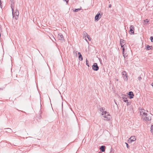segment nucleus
Here are the masks:
<instances>
[{
	"label": "nucleus",
	"instance_id": "obj_38",
	"mask_svg": "<svg viewBox=\"0 0 153 153\" xmlns=\"http://www.w3.org/2000/svg\"><path fill=\"white\" fill-rule=\"evenodd\" d=\"M54 39L56 41V39L54 38Z\"/></svg>",
	"mask_w": 153,
	"mask_h": 153
},
{
	"label": "nucleus",
	"instance_id": "obj_29",
	"mask_svg": "<svg viewBox=\"0 0 153 153\" xmlns=\"http://www.w3.org/2000/svg\"><path fill=\"white\" fill-rule=\"evenodd\" d=\"M122 50L123 51V54H124V51L125 50L124 48H122Z\"/></svg>",
	"mask_w": 153,
	"mask_h": 153
},
{
	"label": "nucleus",
	"instance_id": "obj_35",
	"mask_svg": "<svg viewBox=\"0 0 153 153\" xmlns=\"http://www.w3.org/2000/svg\"><path fill=\"white\" fill-rule=\"evenodd\" d=\"M0 6H1V8H2L1 0H0Z\"/></svg>",
	"mask_w": 153,
	"mask_h": 153
},
{
	"label": "nucleus",
	"instance_id": "obj_13",
	"mask_svg": "<svg viewBox=\"0 0 153 153\" xmlns=\"http://www.w3.org/2000/svg\"><path fill=\"white\" fill-rule=\"evenodd\" d=\"M78 54L79 55V60L82 61L83 59V58L82 54L80 52L78 53Z\"/></svg>",
	"mask_w": 153,
	"mask_h": 153
},
{
	"label": "nucleus",
	"instance_id": "obj_30",
	"mask_svg": "<svg viewBox=\"0 0 153 153\" xmlns=\"http://www.w3.org/2000/svg\"><path fill=\"white\" fill-rule=\"evenodd\" d=\"M142 79V78L141 76H139L138 78V79L139 80H140Z\"/></svg>",
	"mask_w": 153,
	"mask_h": 153
},
{
	"label": "nucleus",
	"instance_id": "obj_16",
	"mask_svg": "<svg viewBox=\"0 0 153 153\" xmlns=\"http://www.w3.org/2000/svg\"><path fill=\"white\" fill-rule=\"evenodd\" d=\"M83 35L85 36V37H86L87 36H88V34L85 31H84L83 32Z\"/></svg>",
	"mask_w": 153,
	"mask_h": 153
},
{
	"label": "nucleus",
	"instance_id": "obj_20",
	"mask_svg": "<svg viewBox=\"0 0 153 153\" xmlns=\"http://www.w3.org/2000/svg\"><path fill=\"white\" fill-rule=\"evenodd\" d=\"M86 65H87L88 67H89L90 65H89V62L87 60V59L86 60Z\"/></svg>",
	"mask_w": 153,
	"mask_h": 153
},
{
	"label": "nucleus",
	"instance_id": "obj_3",
	"mask_svg": "<svg viewBox=\"0 0 153 153\" xmlns=\"http://www.w3.org/2000/svg\"><path fill=\"white\" fill-rule=\"evenodd\" d=\"M143 114L144 116H145V117L144 118V120L145 121H149L151 120V117H150L149 116L148 117V114L147 113L144 112L143 113Z\"/></svg>",
	"mask_w": 153,
	"mask_h": 153
},
{
	"label": "nucleus",
	"instance_id": "obj_21",
	"mask_svg": "<svg viewBox=\"0 0 153 153\" xmlns=\"http://www.w3.org/2000/svg\"><path fill=\"white\" fill-rule=\"evenodd\" d=\"M81 10V9L78 8L75 9V10H74V11L75 12H78V11L80 10Z\"/></svg>",
	"mask_w": 153,
	"mask_h": 153
},
{
	"label": "nucleus",
	"instance_id": "obj_19",
	"mask_svg": "<svg viewBox=\"0 0 153 153\" xmlns=\"http://www.w3.org/2000/svg\"><path fill=\"white\" fill-rule=\"evenodd\" d=\"M104 109L102 108H100V110L102 112H103V113L105 112Z\"/></svg>",
	"mask_w": 153,
	"mask_h": 153
},
{
	"label": "nucleus",
	"instance_id": "obj_12",
	"mask_svg": "<svg viewBox=\"0 0 153 153\" xmlns=\"http://www.w3.org/2000/svg\"><path fill=\"white\" fill-rule=\"evenodd\" d=\"M122 74L123 76H124L126 77L125 79V80H128V78L126 72L125 71H123L122 72Z\"/></svg>",
	"mask_w": 153,
	"mask_h": 153
},
{
	"label": "nucleus",
	"instance_id": "obj_1",
	"mask_svg": "<svg viewBox=\"0 0 153 153\" xmlns=\"http://www.w3.org/2000/svg\"><path fill=\"white\" fill-rule=\"evenodd\" d=\"M14 5H12V6H11V8L12 9V15L13 16V18L14 17L15 19H17L18 18V16L19 15V12H15L14 13Z\"/></svg>",
	"mask_w": 153,
	"mask_h": 153
},
{
	"label": "nucleus",
	"instance_id": "obj_2",
	"mask_svg": "<svg viewBox=\"0 0 153 153\" xmlns=\"http://www.w3.org/2000/svg\"><path fill=\"white\" fill-rule=\"evenodd\" d=\"M102 115H103V117L105 118L104 119V120H109L111 118V116L109 115L108 112H107L106 111H105L103 113V112H102Z\"/></svg>",
	"mask_w": 153,
	"mask_h": 153
},
{
	"label": "nucleus",
	"instance_id": "obj_6",
	"mask_svg": "<svg viewBox=\"0 0 153 153\" xmlns=\"http://www.w3.org/2000/svg\"><path fill=\"white\" fill-rule=\"evenodd\" d=\"M136 139V138L134 136H132L129 138V140H128V142L129 143H132Z\"/></svg>",
	"mask_w": 153,
	"mask_h": 153
},
{
	"label": "nucleus",
	"instance_id": "obj_39",
	"mask_svg": "<svg viewBox=\"0 0 153 153\" xmlns=\"http://www.w3.org/2000/svg\"><path fill=\"white\" fill-rule=\"evenodd\" d=\"M53 42L54 43H55L54 42V41H53Z\"/></svg>",
	"mask_w": 153,
	"mask_h": 153
},
{
	"label": "nucleus",
	"instance_id": "obj_40",
	"mask_svg": "<svg viewBox=\"0 0 153 153\" xmlns=\"http://www.w3.org/2000/svg\"><path fill=\"white\" fill-rule=\"evenodd\" d=\"M85 40H86V41H87V39H85Z\"/></svg>",
	"mask_w": 153,
	"mask_h": 153
},
{
	"label": "nucleus",
	"instance_id": "obj_33",
	"mask_svg": "<svg viewBox=\"0 0 153 153\" xmlns=\"http://www.w3.org/2000/svg\"><path fill=\"white\" fill-rule=\"evenodd\" d=\"M15 12H19V11L17 9H16L15 10Z\"/></svg>",
	"mask_w": 153,
	"mask_h": 153
},
{
	"label": "nucleus",
	"instance_id": "obj_17",
	"mask_svg": "<svg viewBox=\"0 0 153 153\" xmlns=\"http://www.w3.org/2000/svg\"><path fill=\"white\" fill-rule=\"evenodd\" d=\"M152 46H149V45H147V48H146V49L147 50H149L151 49V48H152Z\"/></svg>",
	"mask_w": 153,
	"mask_h": 153
},
{
	"label": "nucleus",
	"instance_id": "obj_28",
	"mask_svg": "<svg viewBox=\"0 0 153 153\" xmlns=\"http://www.w3.org/2000/svg\"><path fill=\"white\" fill-rule=\"evenodd\" d=\"M123 54V56L125 58L127 56L126 54H124H124Z\"/></svg>",
	"mask_w": 153,
	"mask_h": 153
},
{
	"label": "nucleus",
	"instance_id": "obj_9",
	"mask_svg": "<svg viewBox=\"0 0 153 153\" xmlns=\"http://www.w3.org/2000/svg\"><path fill=\"white\" fill-rule=\"evenodd\" d=\"M122 97L123 98V100L124 102H128L127 96L125 94L123 95L122 96Z\"/></svg>",
	"mask_w": 153,
	"mask_h": 153
},
{
	"label": "nucleus",
	"instance_id": "obj_14",
	"mask_svg": "<svg viewBox=\"0 0 153 153\" xmlns=\"http://www.w3.org/2000/svg\"><path fill=\"white\" fill-rule=\"evenodd\" d=\"M105 146H102L100 147V149L101 150V151L104 152L105 151Z\"/></svg>",
	"mask_w": 153,
	"mask_h": 153
},
{
	"label": "nucleus",
	"instance_id": "obj_18",
	"mask_svg": "<svg viewBox=\"0 0 153 153\" xmlns=\"http://www.w3.org/2000/svg\"><path fill=\"white\" fill-rule=\"evenodd\" d=\"M124 40L122 39H121L120 40V44H123L124 45H125V43L124 42Z\"/></svg>",
	"mask_w": 153,
	"mask_h": 153
},
{
	"label": "nucleus",
	"instance_id": "obj_22",
	"mask_svg": "<svg viewBox=\"0 0 153 153\" xmlns=\"http://www.w3.org/2000/svg\"><path fill=\"white\" fill-rule=\"evenodd\" d=\"M11 2V6H12V5H13V4H14V2L13 1V0H10Z\"/></svg>",
	"mask_w": 153,
	"mask_h": 153
},
{
	"label": "nucleus",
	"instance_id": "obj_27",
	"mask_svg": "<svg viewBox=\"0 0 153 153\" xmlns=\"http://www.w3.org/2000/svg\"><path fill=\"white\" fill-rule=\"evenodd\" d=\"M125 143L127 147V148H129V145H128V144L127 143Z\"/></svg>",
	"mask_w": 153,
	"mask_h": 153
},
{
	"label": "nucleus",
	"instance_id": "obj_25",
	"mask_svg": "<svg viewBox=\"0 0 153 153\" xmlns=\"http://www.w3.org/2000/svg\"><path fill=\"white\" fill-rule=\"evenodd\" d=\"M144 21L145 22V24H146L147 23L149 22V21L147 19H146L144 20Z\"/></svg>",
	"mask_w": 153,
	"mask_h": 153
},
{
	"label": "nucleus",
	"instance_id": "obj_32",
	"mask_svg": "<svg viewBox=\"0 0 153 153\" xmlns=\"http://www.w3.org/2000/svg\"><path fill=\"white\" fill-rule=\"evenodd\" d=\"M63 1H66L67 3H68V2L69 0H63Z\"/></svg>",
	"mask_w": 153,
	"mask_h": 153
},
{
	"label": "nucleus",
	"instance_id": "obj_7",
	"mask_svg": "<svg viewBox=\"0 0 153 153\" xmlns=\"http://www.w3.org/2000/svg\"><path fill=\"white\" fill-rule=\"evenodd\" d=\"M101 16L100 13H98L95 17V21H97L101 18Z\"/></svg>",
	"mask_w": 153,
	"mask_h": 153
},
{
	"label": "nucleus",
	"instance_id": "obj_11",
	"mask_svg": "<svg viewBox=\"0 0 153 153\" xmlns=\"http://www.w3.org/2000/svg\"><path fill=\"white\" fill-rule=\"evenodd\" d=\"M128 94L129 95V97L130 99H132L134 97V94L133 93V92L132 91H129L128 92Z\"/></svg>",
	"mask_w": 153,
	"mask_h": 153
},
{
	"label": "nucleus",
	"instance_id": "obj_8",
	"mask_svg": "<svg viewBox=\"0 0 153 153\" xmlns=\"http://www.w3.org/2000/svg\"><path fill=\"white\" fill-rule=\"evenodd\" d=\"M57 38L59 40H60L62 41H64L63 36L61 33H59L58 34Z\"/></svg>",
	"mask_w": 153,
	"mask_h": 153
},
{
	"label": "nucleus",
	"instance_id": "obj_26",
	"mask_svg": "<svg viewBox=\"0 0 153 153\" xmlns=\"http://www.w3.org/2000/svg\"><path fill=\"white\" fill-rule=\"evenodd\" d=\"M86 37H87L88 38V39L89 41L91 40V38H90V37H89V36L88 35V36H87Z\"/></svg>",
	"mask_w": 153,
	"mask_h": 153
},
{
	"label": "nucleus",
	"instance_id": "obj_36",
	"mask_svg": "<svg viewBox=\"0 0 153 153\" xmlns=\"http://www.w3.org/2000/svg\"><path fill=\"white\" fill-rule=\"evenodd\" d=\"M111 4H109V6H108L109 7H110V8L111 7Z\"/></svg>",
	"mask_w": 153,
	"mask_h": 153
},
{
	"label": "nucleus",
	"instance_id": "obj_31",
	"mask_svg": "<svg viewBox=\"0 0 153 153\" xmlns=\"http://www.w3.org/2000/svg\"><path fill=\"white\" fill-rule=\"evenodd\" d=\"M121 45V47L122 48H124V45L123 44H120Z\"/></svg>",
	"mask_w": 153,
	"mask_h": 153
},
{
	"label": "nucleus",
	"instance_id": "obj_23",
	"mask_svg": "<svg viewBox=\"0 0 153 153\" xmlns=\"http://www.w3.org/2000/svg\"><path fill=\"white\" fill-rule=\"evenodd\" d=\"M150 39L151 40V42H153V37L152 36H151L150 38Z\"/></svg>",
	"mask_w": 153,
	"mask_h": 153
},
{
	"label": "nucleus",
	"instance_id": "obj_4",
	"mask_svg": "<svg viewBox=\"0 0 153 153\" xmlns=\"http://www.w3.org/2000/svg\"><path fill=\"white\" fill-rule=\"evenodd\" d=\"M134 27L133 25H131L130 27V30L129 31V33L131 34H134Z\"/></svg>",
	"mask_w": 153,
	"mask_h": 153
},
{
	"label": "nucleus",
	"instance_id": "obj_10",
	"mask_svg": "<svg viewBox=\"0 0 153 153\" xmlns=\"http://www.w3.org/2000/svg\"><path fill=\"white\" fill-rule=\"evenodd\" d=\"M62 108H63V103H62ZM62 115L63 116L65 117H68V114L66 113V112H63L62 111Z\"/></svg>",
	"mask_w": 153,
	"mask_h": 153
},
{
	"label": "nucleus",
	"instance_id": "obj_15",
	"mask_svg": "<svg viewBox=\"0 0 153 153\" xmlns=\"http://www.w3.org/2000/svg\"><path fill=\"white\" fill-rule=\"evenodd\" d=\"M5 129L6 130V131L7 132L11 133L12 132V131L11 129L9 128H5Z\"/></svg>",
	"mask_w": 153,
	"mask_h": 153
},
{
	"label": "nucleus",
	"instance_id": "obj_5",
	"mask_svg": "<svg viewBox=\"0 0 153 153\" xmlns=\"http://www.w3.org/2000/svg\"><path fill=\"white\" fill-rule=\"evenodd\" d=\"M92 69L95 71H97L99 69V67L98 66L97 64L96 63H94L92 66Z\"/></svg>",
	"mask_w": 153,
	"mask_h": 153
},
{
	"label": "nucleus",
	"instance_id": "obj_34",
	"mask_svg": "<svg viewBox=\"0 0 153 153\" xmlns=\"http://www.w3.org/2000/svg\"><path fill=\"white\" fill-rule=\"evenodd\" d=\"M99 59L100 63L102 64V60L100 58Z\"/></svg>",
	"mask_w": 153,
	"mask_h": 153
},
{
	"label": "nucleus",
	"instance_id": "obj_37",
	"mask_svg": "<svg viewBox=\"0 0 153 153\" xmlns=\"http://www.w3.org/2000/svg\"><path fill=\"white\" fill-rule=\"evenodd\" d=\"M98 153H102V152H98Z\"/></svg>",
	"mask_w": 153,
	"mask_h": 153
},
{
	"label": "nucleus",
	"instance_id": "obj_24",
	"mask_svg": "<svg viewBox=\"0 0 153 153\" xmlns=\"http://www.w3.org/2000/svg\"><path fill=\"white\" fill-rule=\"evenodd\" d=\"M151 131L152 132H153V125L151 126Z\"/></svg>",
	"mask_w": 153,
	"mask_h": 153
}]
</instances>
